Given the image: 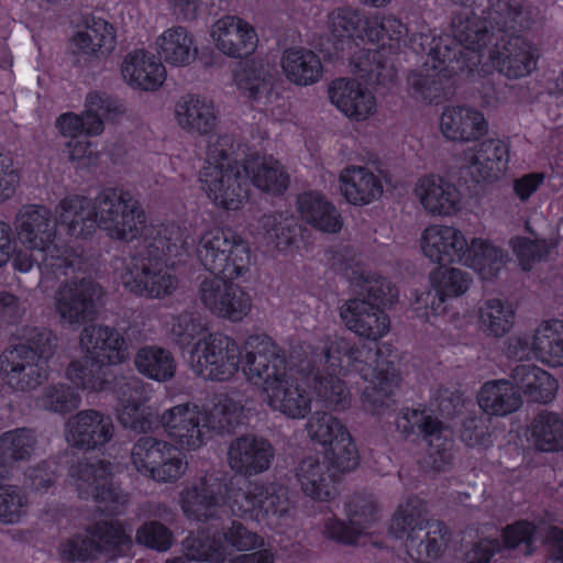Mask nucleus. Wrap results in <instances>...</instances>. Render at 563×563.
<instances>
[{
  "mask_svg": "<svg viewBox=\"0 0 563 563\" xmlns=\"http://www.w3.org/2000/svg\"><path fill=\"white\" fill-rule=\"evenodd\" d=\"M344 361L349 371L360 374L368 383L364 396L373 408L387 407L400 377L394 362L377 345L351 344L339 335H328L312 352L311 358L299 364L298 373L311 383L317 397L329 408L344 409L349 405V391L338 377Z\"/></svg>",
  "mask_w": 563,
  "mask_h": 563,
  "instance_id": "f257e3e1",
  "label": "nucleus"
},
{
  "mask_svg": "<svg viewBox=\"0 0 563 563\" xmlns=\"http://www.w3.org/2000/svg\"><path fill=\"white\" fill-rule=\"evenodd\" d=\"M59 223L74 238H87L96 225L113 240L132 242L144 233L146 214L141 202L123 188H106L93 200L69 196L56 207Z\"/></svg>",
  "mask_w": 563,
  "mask_h": 563,
  "instance_id": "f03ea898",
  "label": "nucleus"
},
{
  "mask_svg": "<svg viewBox=\"0 0 563 563\" xmlns=\"http://www.w3.org/2000/svg\"><path fill=\"white\" fill-rule=\"evenodd\" d=\"M243 372L261 385L267 406L290 419H302L311 410V397L291 377L282 350L266 334L250 335L244 343Z\"/></svg>",
  "mask_w": 563,
  "mask_h": 563,
  "instance_id": "7ed1b4c3",
  "label": "nucleus"
},
{
  "mask_svg": "<svg viewBox=\"0 0 563 563\" xmlns=\"http://www.w3.org/2000/svg\"><path fill=\"white\" fill-rule=\"evenodd\" d=\"M241 416L242 407L224 398L208 412L190 402L176 405L161 415L158 423L181 449L197 450L211 430L230 432L240 423Z\"/></svg>",
  "mask_w": 563,
  "mask_h": 563,
  "instance_id": "20e7f679",
  "label": "nucleus"
},
{
  "mask_svg": "<svg viewBox=\"0 0 563 563\" xmlns=\"http://www.w3.org/2000/svg\"><path fill=\"white\" fill-rule=\"evenodd\" d=\"M389 533L405 540L408 555L418 562L438 559L449 542L446 526L441 521H429L424 504L417 497L398 507Z\"/></svg>",
  "mask_w": 563,
  "mask_h": 563,
  "instance_id": "39448f33",
  "label": "nucleus"
},
{
  "mask_svg": "<svg viewBox=\"0 0 563 563\" xmlns=\"http://www.w3.org/2000/svg\"><path fill=\"white\" fill-rule=\"evenodd\" d=\"M14 229L19 241L30 251L37 252L41 258L54 274L67 275L75 269L74 261L60 254L55 245L57 221L51 210L43 205H24L15 214Z\"/></svg>",
  "mask_w": 563,
  "mask_h": 563,
  "instance_id": "423d86ee",
  "label": "nucleus"
},
{
  "mask_svg": "<svg viewBox=\"0 0 563 563\" xmlns=\"http://www.w3.org/2000/svg\"><path fill=\"white\" fill-rule=\"evenodd\" d=\"M133 547L132 530L119 520H100L89 526L85 534L63 544L69 560L89 561L99 558L115 560L129 555Z\"/></svg>",
  "mask_w": 563,
  "mask_h": 563,
  "instance_id": "0eeeda50",
  "label": "nucleus"
},
{
  "mask_svg": "<svg viewBox=\"0 0 563 563\" xmlns=\"http://www.w3.org/2000/svg\"><path fill=\"white\" fill-rule=\"evenodd\" d=\"M428 58L422 67L407 77L410 95L420 101L440 102L446 96L456 52L449 45V38L432 37Z\"/></svg>",
  "mask_w": 563,
  "mask_h": 563,
  "instance_id": "6e6552de",
  "label": "nucleus"
},
{
  "mask_svg": "<svg viewBox=\"0 0 563 563\" xmlns=\"http://www.w3.org/2000/svg\"><path fill=\"white\" fill-rule=\"evenodd\" d=\"M228 500L233 515L256 521L283 518L290 510L288 489L278 483L251 482L244 489H232Z\"/></svg>",
  "mask_w": 563,
  "mask_h": 563,
  "instance_id": "1a4fd4ad",
  "label": "nucleus"
},
{
  "mask_svg": "<svg viewBox=\"0 0 563 563\" xmlns=\"http://www.w3.org/2000/svg\"><path fill=\"white\" fill-rule=\"evenodd\" d=\"M121 282L131 292L148 298H164L177 288V279L167 268L166 261L139 252L124 260Z\"/></svg>",
  "mask_w": 563,
  "mask_h": 563,
  "instance_id": "9d476101",
  "label": "nucleus"
},
{
  "mask_svg": "<svg viewBox=\"0 0 563 563\" xmlns=\"http://www.w3.org/2000/svg\"><path fill=\"white\" fill-rule=\"evenodd\" d=\"M241 351L238 343L221 333L199 340L191 352L194 372L205 379L227 380L239 369Z\"/></svg>",
  "mask_w": 563,
  "mask_h": 563,
  "instance_id": "9b49d317",
  "label": "nucleus"
},
{
  "mask_svg": "<svg viewBox=\"0 0 563 563\" xmlns=\"http://www.w3.org/2000/svg\"><path fill=\"white\" fill-rule=\"evenodd\" d=\"M131 461L137 472L159 483H174L186 470L177 449L153 437H142L134 443Z\"/></svg>",
  "mask_w": 563,
  "mask_h": 563,
  "instance_id": "f8f14e48",
  "label": "nucleus"
},
{
  "mask_svg": "<svg viewBox=\"0 0 563 563\" xmlns=\"http://www.w3.org/2000/svg\"><path fill=\"white\" fill-rule=\"evenodd\" d=\"M103 294V288L91 279L66 282L55 291V310L63 322L84 324L97 318Z\"/></svg>",
  "mask_w": 563,
  "mask_h": 563,
  "instance_id": "ddd939ff",
  "label": "nucleus"
},
{
  "mask_svg": "<svg viewBox=\"0 0 563 563\" xmlns=\"http://www.w3.org/2000/svg\"><path fill=\"white\" fill-rule=\"evenodd\" d=\"M234 278L223 275L205 276L198 286L197 297L201 305L212 313L230 321H241L251 310L252 299Z\"/></svg>",
  "mask_w": 563,
  "mask_h": 563,
  "instance_id": "4468645a",
  "label": "nucleus"
},
{
  "mask_svg": "<svg viewBox=\"0 0 563 563\" xmlns=\"http://www.w3.org/2000/svg\"><path fill=\"white\" fill-rule=\"evenodd\" d=\"M199 179L208 196L224 209L236 210L249 198L250 181L245 162L242 165L234 162V165L228 164L223 168L203 166Z\"/></svg>",
  "mask_w": 563,
  "mask_h": 563,
  "instance_id": "2eb2a0df",
  "label": "nucleus"
},
{
  "mask_svg": "<svg viewBox=\"0 0 563 563\" xmlns=\"http://www.w3.org/2000/svg\"><path fill=\"white\" fill-rule=\"evenodd\" d=\"M263 545V538L240 522H233L227 531L214 533L212 537L197 533L188 539L190 555L209 560L210 563H223L231 554V549L249 551Z\"/></svg>",
  "mask_w": 563,
  "mask_h": 563,
  "instance_id": "dca6fc26",
  "label": "nucleus"
},
{
  "mask_svg": "<svg viewBox=\"0 0 563 563\" xmlns=\"http://www.w3.org/2000/svg\"><path fill=\"white\" fill-rule=\"evenodd\" d=\"M225 485L213 475H203L180 493V507L191 520L207 522L225 512Z\"/></svg>",
  "mask_w": 563,
  "mask_h": 563,
  "instance_id": "f3484780",
  "label": "nucleus"
},
{
  "mask_svg": "<svg viewBox=\"0 0 563 563\" xmlns=\"http://www.w3.org/2000/svg\"><path fill=\"white\" fill-rule=\"evenodd\" d=\"M493 36L495 42L488 51V59L498 73L517 79L534 69L538 49L530 41L518 34Z\"/></svg>",
  "mask_w": 563,
  "mask_h": 563,
  "instance_id": "a211bd4d",
  "label": "nucleus"
},
{
  "mask_svg": "<svg viewBox=\"0 0 563 563\" xmlns=\"http://www.w3.org/2000/svg\"><path fill=\"white\" fill-rule=\"evenodd\" d=\"M49 365L9 345L0 354V377L13 393H30L49 377Z\"/></svg>",
  "mask_w": 563,
  "mask_h": 563,
  "instance_id": "6ab92c4d",
  "label": "nucleus"
},
{
  "mask_svg": "<svg viewBox=\"0 0 563 563\" xmlns=\"http://www.w3.org/2000/svg\"><path fill=\"white\" fill-rule=\"evenodd\" d=\"M79 497L98 503L124 505L126 497L111 482L110 463L101 460H81L69 468Z\"/></svg>",
  "mask_w": 563,
  "mask_h": 563,
  "instance_id": "aec40b11",
  "label": "nucleus"
},
{
  "mask_svg": "<svg viewBox=\"0 0 563 563\" xmlns=\"http://www.w3.org/2000/svg\"><path fill=\"white\" fill-rule=\"evenodd\" d=\"M397 428L409 435L421 434L428 444V455L434 470H444L452 462V442L442 434V423L426 411L406 410L397 420Z\"/></svg>",
  "mask_w": 563,
  "mask_h": 563,
  "instance_id": "412c9836",
  "label": "nucleus"
},
{
  "mask_svg": "<svg viewBox=\"0 0 563 563\" xmlns=\"http://www.w3.org/2000/svg\"><path fill=\"white\" fill-rule=\"evenodd\" d=\"M275 457L271 442L252 434L232 440L228 446L229 467L238 475L253 477L269 470Z\"/></svg>",
  "mask_w": 563,
  "mask_h": 563,
  "instance_id": "4be33fe9",
  "label": "nucleus"
},
{
  "mask_svg": "<svg viewBox=\"0 0 563 563\" xmlns=\"http://www.w3.org/2000/svg\"><path fill=\"white\" fill-rule=\"evenodd\" d=\"M482 15L493 29H496V35L517 34L530 30L540 19L538 8L525 0H487Z\"/></svg>",
  "mask_w": 563,
  "mask_h": 563,
  "instance_id": "5701e85b",
  "label": "nucleus"
},
{
  "mask_svg": "<svg viewBox=\"0 0 563 563\" xmlns=\"http://www.w3.org/2000/svg\"><path fill=\"white\" fill-rule=\"evenodd\" d=\"M113 434L112 418L98 410H80L66 422V439L73 446L96 449L110 442Z\"/></svg>",
  "mask_w": 563,
  "mask_h": 563,
  "instance_id": "b1692460",
  "label": "nucleus"
},
{
  "mask_svg": "<svg viewBox=\"0 0 563 563\" xmlns=\"http://www.w3.org/2000/svg\"><path fill=\"white\" fill-rule=\"evenodd\" d=\"M340 317L350 331L372 341L384 336L390 327L383 308L361 297L345 301L340 307Z\"/></svg>",
  "mask_w": 563,
  "mask_h": 563,
  "instance_id": "393cba45",
  "label": "nucleus"
},
{
  "mask_svg": "<svg viewBox=\"0 0 563 563\" xmlns=\"http://www.w3.org/2000/svg\"><path fill=\"white\" fill-rule=\"evenodd\" d=\"M174 118L179 129L192 136H206L218 124V111L213 101L197 93H186L177 100Z\"/></svg>",
  "mask_w": 563,
  "mask_h": 563,
  "instance_id": "a878e982",
  "label": "nucleus"
},
{
  "mask_svg": "<svg viewBox=\"0 0 563 563\" xmlns=\"http://www.w3.org/2000/svg\"><path fill=\"white\" fill-rule=\"evenodd\" d=\"M211 36L218 49L233 58L252 54L257 45L254 27L234 15L219 19L211 27Z\"/></svg>",
  "mask_w": 563,
  "mask_h": 563,
  "instance_id": "bb28decb",
  "label": "nucleus"
},
{
  "mask_svg": "<svg viewBox=\"0 0 563 563\" xmlns=\"http://www.w3.org/2000/svg\"><path fill=\"white\" fill-rule=\"evenodd\" d=\"M421 250L432 262L445 265L462 262L467 250V241L463 233L453 227L430 225L421 238Z\"/></svg>",
  "mask_w": 563,
  "mask_h": 563,
  "instance_id": "cd10ccee",
  "label": "nucleus"
},
{
  "mask_svg": "<svg viewBox=\"0 0 563 563\" xmlns=\"http://www.w3.org/2000/svg\"><path fill=\"white\" fill-rule=\"evenodd\" d=\"M440 129L448 140L474 142L487 133L488 123L474 108L448 106L441 114Z\"/></svg>",
  "mask_w": 563,
  "mask_h": 563,
  "instance_id": "c85d7f7f",
  "label": "nucleus"
},
{
  "mask_svg": "<svg viewBox=\"0 0 563 563\" xmlns=\"http://www.w3.org/2000/svg\"><path fill=\"white\" fill-rule=\"evenodd\" d=\"M369 19L352 7H338L328 12L325 30L336 52L351 45L353 40L367 37Z\"/></svg>",
  "mask_w": 563,
  "mask_h": 563,
  "instance_id": "c756f323",
  "label": "nucleus"
},
{
  "mask_svg": "<svg viewBox=\"0 0 563 563\" xmlns=\"http://www.w3.org/2000/svg\"><path fill=\"white\" fill-rule=\"evenodd\" d=\"M80 345L97 360L120 364L129 357L128 344L118 330L108 325L85 327Z\"/></svg>",
  "mask_w": 563,
  "mask_h": 563,
  "instance_id": "7c9ffc66",
  "label": "nucleus"
},
{
  "mask_svg": "<svg viewBox=\"0 0 563 563\" xmlns=\"http://www.w3.org/2000/svg\"><path fill=\"white\" fill-rule=\"evenodd\" d=\"M329 98L342 113L355 120H364L375 110L372 92L354 80H333L329 87Z\"/></svg>",
  "mask_w": 563,
  "mask_h": 563,
  "instance_id": "2f4dec72",
  "label": "nucleus"
},
{
  "mask_svg": "<svg viewBox=\"0 0 563 563\" xmlns=\"http://www.w3.org/2000/svg\"><path fill=\"white\" fill-rule=\"evenodd\" d=\"M487 21L474 12H460L454 14L451 21L453 41L449 36V45L456 52V57L462 54L461 47L474 53L481 52L487 43L494 38L488 32ZM456 58L454 62H457Z\"/></svg>",
  "mask_w": 563,
  "mask_h": 563,
  "instance_id": "473e14b6",
  "label": "nucleus"
},
{
  "mask_svg": "<svg viewBox=\"0 0 563 563\" xmlns=\"http://www.w3.org/2000/svg\"><path fill=\"white\" fill-rule=\"evenodd\" d=\"M297 205L303 221L324 233H338L343 218L336 207L321 192L307 191L298 196Z\"/></svg>",
  "mask_w": 563,
  "mask_h": 563,
  "instance_id": "72a5a7b5",
  "label": "nucleus"
},
{
  "mask_svg": "<svg viewBox=\"0 0 563 563\" xmlns=\"http://www.w3.org/2000/svg\"><path fill=\"white\" fill-rule=\"evenodd\" d=\"M37 444L35 431L16 428L0 434V479L10 478L16 464L31 459Z\"/></svg>",
  "mask_w": 563,
  "mask_h": 563,
  "instance_id": "f704fd0d",
  "label": "nucleus"
},
{
  "mask_svg": "<svg viewBox=\"0 0 563 563\" xmlns=\"http://www.w3.org/2000/svg\"><path fill=\"white\" fill-rule=\"evenodd\" d=\"M415 191L423 208L432 214H451L456 211L460 202V192L455 186L440 176L420 178Z\"/></svg>",
  "mask_w": 563,
  "mask_h": 563,
  "instance_id": "c9c22d12",
  "label": "nucleus"
},
{
  "mask_svg": "<svg viewBox=\"0 0 563 563\" xmlns=\"http://www.w3.org/2000/svg\"><path fill=\"white\" fill-rule=\"evenodd\" d=\"M297 481L305 495L319 501H328L335 496V472L325 462L309 456L297 467Z\"/></svg>",
  "mask_w": 563,
  "mask_h": 563,
  "instance_id": "e433bc0d",
  "label": "nucleus"
},
{
  "mask_svg": "<svg viewBox=\"0 0 563 563\" xmlns=\"http://www.w3.org/2000/svg\"><path fill=\"white\" fill-rule=\"evenodd\" d=\"M515 388L520 389L531 401L547 404L554 398L556 380L534 364H517L509 374Z\"/></svg>",
  "mask_w": 563,
  "mask_h": 563,
  "instance_id": "4c0bfd02",
  "label": "nucleus"
},
{
  "mask_svg": "<svg viewBox=\"0 0 563 563\" xmlns=\"http://www.w3.org/2000/svg\"><path fill=\"white\" fill-rule=\"evenodd\" d=\"M340 183L342 195L352 205H368L383 194L380 179L366 167L344 168L340 175Z\"/></svg>",
  "mask_w": 563,
  "mask_h": 563,
  "instance_id": "58836bf2",
  "label": "nucleus"
},
{
  "mask_svg": "<svg viewBox=\"0 0 563 563\" xmlns=\"http://www.w3.org/2000/svg\"><path fill=\"white\" fill-rule=\"evenodd\" d=\"M165 67L144 51L130 53L122 64V76L130 86L143 90L158 88L165 79Z\"/></svg>",
  "mask_w": 563,
  "mask_h": 563,
  "instance_id": "ea45409f",
  "label": "nucleus"
},
{
  "mask_svg": "<svg viewBox=\"0 0 563 563\" xmlns=\"http://www.w3.org/2000/svg\"><path fill=\"white\" fill-rule=\"evenodd\" d=\"M351 73L372 86H386L396 77L395 68L378 49L360 48L350 58Z\"/></svg>",
  "mask_w": 563,
  "mask_h": 563,
  "instance_id": "a19ab883",
  "label": "nucleus"
},
{
  "mask_svg": "<svg viewBox=\"0 0 563 563\" xmlns=\"http://www.w3.org/2000/svg\"><path fill=\"white\" fill-rule=\"evenodd\" d=\"M86 110L81 120L86 135H99L103 132V119L115 121L125 113L124 103L107 93L90 92L86 97Z\"/></svg>",
  "mask_w": 563,
  "mask_h": 563,
  "instance_id": "79ce46f5",
  "label": "nucleus"
},
{
  "mask_svg": "<svg viewBox=\"0 0 563 563\" xmlns=\"http://www.w3.org/2000/svg\"><path fill=\"white\" fill-rule=\"evenodd\" d=\"M249 181L258 189L273 195L283 194L289 185V175L284 166L273 157L251 155L245 159Z\"/></svg>",
  "mask_w": 563,
  "mask_h": 563,
  "instance_id": "37998d69",
  "label": "nucleus"
},
{
  "mask_svg": "<svg viewBox=\"0 0 563 563\" xmlns=\"http://www.w3.org/2000/svg\"><path fill=\"white\" fill-rule=\"evenodd\" d=\"M478 405L488 415L506 416L521 407L522 398L509 379H497L482 386Z\"/></svg>",
  "mask_w": 563,
  "mask_h": 563,
  "instance_id": "c03bdc74",
  "label": "nucleus"
},
{
  "mask_svg": "<svg viewBox=\"0 0 563 563\" xmlns=\"http://www.w3.org/2000/svg\"><path fill=\"white\" fill-rule=\"evenodd\" d=\"M367 38L371 42H383L388 40L389 46L399 47L406 43V38L415 40L416 35L424 36V25L416 19L404 23L394 15L374 16L369 19Z\"/></svg>",
  "mask_w": 563,
  "mask_h": 563,
  "instance_id": "a18cd8bd",
  "label": "nucleus"
},
{
  "mask_svg": "<svg viewBox=\"0 0 563 563\" xmlns=\"http://www.w3.org/2000/svg\"><path fill=\"white\" fill-rule=\"evenodd\" d=\"M282 67L286 77L300 86L312 85L322 76V64L319 56L307 48L286 49L282 57Z\"/></svg>",
  "mask_w": 563,
  "mask_h": 563,
  "instance_id": "49530a36",
  "label": "nucleus"
},
{
  "mask_svg": "<svg viewBox=\"0 0 563 563\" xmlns=\"http://www.w3.org/2000/svg\"><path fill=\"white\" fill-rule=\"evenodd\" d=\"M156 44L161 58L174 66L189 65L198 54L194 36L183 26L167 29Z\"/></svg>",
  "mask_w": 563,
  "mask_h": 563,
  "instance_id": "de8ad7c7",
  "label": "nucleus"
},
{
  "mask_svg": "<svg viewBox=\"0 0 563 563\" xmlns=\"http://www.w3.org/2000/svg\"><path fill=\"white\" fill-rule=\"evenodd\" d=\"M234 232L219 227L205 231L198 241L197 256L203 267L216 275L225 269L224 252L233 247Z\"/></svg>",
  "mask_w": 563,
  "mask_h": 563,
  "instance_id": "09e8293b",
  "label": "nucleus"
},
{
  "mask_svg": "<svg viewBox=\"0 0 563 563\" xmlns=\"http://www.w3.org/2000/svg\"><path fill=\"white\" fill-rule=\"evenodd\" d=\"M186 229L175 224H161L146 235L147 247L142 252H151L152 256L167 261L186 253L189 246Z\"/></svg>",
  "mask_w": 563,
  "mask_h": 563,
  "instance_id": "8fccbe9b",
  "label": "nucleus"
},
{
  "mask_svg": "<svg viewBox=\"0 0 563 563\" xmlns=\"http://www.w3.org/2000/svg\"><path fill=\"white\" fill-rule=\"evenodd\" d=\"M461 263L478 272L484 279L497 276L505 263V254L501 249L482 239H473L467 243Z\"/></svg>",
  "mask_w": 563,
  "mask_h": 563,
  "instance_id": "3c124183",
  "label": "nucleus"
},
{
  "mask_svg": "<svg viewBox=\"0 0 563 563\" xmlns=\"http://www.w3.org/2000/svg\"><path fill=\"white\" fill-rule=\"evenodd\" d=\"M134 365L140 374L156 382H167L176 372L172 353L157 345L139 349L134 356Z\"/></svg>",
  "mask_w": 563,
  "mask_h": 563,
  "instance_id": "603ef678",
  "label": "nucleus"
},
{
  "mask_svg": "<svg viewBox=\"0 0 563 563\" xmlns=\"http://www.w3.org/2000/svg\"><path fill=\"white\" fill-rule=\"evenodd\" d=\"M234 80L240 91L256 100L271 91L273 68L262 59L246 60L235 71Z\"/></svg>",
  "mask_w": 563,
  "mask_h": 563,
  "instance_id": "864d4df0",
  "label": "nucleus"
},
{
  "mask_svg": "<svg viewBox=\"0 0 563 563\" xmlns=\"http://www.w3.org/2000/svg\"><path fill=\"white\" fill-rule=\"evenodd\" d=\"M534 355L553 366L563 365V321L541 323L533 334Z\"/></svg>",
  "mask_w": 563,
  "mask_h": 563,
  "instance_id": "5fc2aeb1",
  "label": "nucleus"
},
{
  "mask_svg": "<svg viewBox=\"0 0 563 563\" xmlns=\"http://www.w3.org/2000/svg\"><path fill=\"white\" fill-rule=\"evenodd\" d=\"M514 322L512 306L500 299H488L478 309V324L486 335L503 338L511 330Z\"/></svg>",
  "mask_w": 563,
  "mask_h": 563,
  "instance_id": "6e6d98bb",
  "label": "nucleus"
},
{
  "mask_svg": "<svg viewBox=\"0 0 563 563\" xmlns=\"http://www.w3.org/2000/svg\"><path fill=\"white\" fill-rule=\"evenodd\" d=\"M74 44L85 54L108 53L115 44L113 26L101 18H88L85 29L74 36Z\"/></svg>",
  "mask_w": 563,
  "mask_h": 563,
  "instance_id": "4d7b16f0",
  "label": "nucleus"
},
{
  "mask_svg": "<svg viewBox=\"0 0 563 563\" xmlns=\"http://www.w3.org/2000/svg\"><path fill=\"white\" fill-rule=\"evenodd\" d=\"M19 339L20 342L12 344L13 347L21 349L26 354L49 365L58 346V338L52 330L44 327L25 325L20 329Z\"/></svg>",
  "mask_w": 563,
  "mask_h": 563,
  "instance_id": "13d9d810",
  "label": "nucleus"
},
{
  "mask_svg": "<svg viewBox=\"0 0 563 563\" xmlns=\"http://www.w3.org/2000/svg\"><path fill=\"white\" fill-rule=\"evenodd\" d=\"M107 365L102 360H97L86 351V354L76 361L70 362L66 369L67 378L84 389H102L107 383Z\"/></svg>",
  "mask_w": 563,
  "mask_h": 563,
  "instance_id": "bf43d9fd",
  "label": "nucleus"
},
{
  "mask_svg": "<svg viewBox=\"0 0 563 563\" xmlns=\"http://www.w3.org/2000/svg\"><path fill=\"white\" fill-rule=\"evenodd\" d=\"M536 446L545 452L563 449V417L550 411L540 412L531 423Z\"/></svg>",
  "mask_w": 563,
  "mask_h": 563,
  "instance_id": "052dcab7",
  "label": "nucleus"
},
{
  "mask_svg": "<svg viewBox=\"0 0 563 563\" xmlns=\"http://www.w3.org/2000/svg\"><path fill=\"white\" fill-rule=\"evenodd\" d=\"M80 401L79 393L64 383L46 386L36 398V405L40 408L59 415H66L77 409Z\"/></svg>",
  "mask_w": 563,
  "mask_h": 563,
  "instance_id": "680f3d73",
  "label": "nucleus"
},
{
  "mask_svg": "<svg viewBox=\"0 0 563 563\" xmlns=\"http://www.w3.org/2000/svg\"><path fill=\"white\" fill-rule=\"evenodd\" d=\"M306 429L309 438L322 446H330L341 437V433L347 432L345 426L338 418L323 411H316L311 415Z\"/></svg>",
  "mask_w": 563,
  "mask_h": 563,
  "instance_id": "e2e57ef3",
  "label": "nucleus"
},
{
  "mask_svg": "<svg viewBox=\"0 0 563 563\" xmlns=\"http://www.w3.org/2000/svg\"><path fill=\"white\" fill-rule=\"evenodd\" d=\"M205 331L206 325L201 317L190 311H183L177 316H173L168 324L170 340L180 347L190 345Z\"/></svg>",
  "mask_w": 563,
  "mask_h": 563,
  "instance_id": "0e129e2a",
  "label": "nucleus"
},
{
  "mask_svg": "<svg viewBox=\"0 0 563 563\" xmlns=\"http://www.w3.org/2000/svg\"><path fill=\"white\" fill-rule=\"evenodd\" d=\"M431 286L442 297L454 298L463 295L470 286L468 274L459 268L444 265L435 269L431 276Z\"/></svg>",
  "mask_w": 563,
  "mask_h": 563,
  "instance_id": "69168bd1",
  "label": "nucleus"
},
{
  "mask_svg": "<svg viewBox=\"0 0 563 563\" xmlns=\"http://www.w3.org/2000/svg\"><path fill=\"white\" fill-rule=\"evenodd\" d=\"M325 459L335 473L351 472L356 468L360 456L349 431L341 433V437L329 446Z\"/></svg>",
  "mask_w": 563,
  "mask_h": 563,
  "instance_id": "338daca9",
  "label": "nucleus"
},
{
  "mask_svg": "<svg viewBox=\"0 0 563 563\" xmlns=\"http://www.w3.org/2000/svg\"><path fill=\"white\" fill-rule=\"evenodd\" d=\"M349 522L361 531L368 529L378 520L379 511L372 494H355L346 504Z\"/></svg>",
  "mask_w": 563,
  "mask_h": 563,
  "instance_id": "774afa93",
  "label": "nucleus"
}]
</instances>
